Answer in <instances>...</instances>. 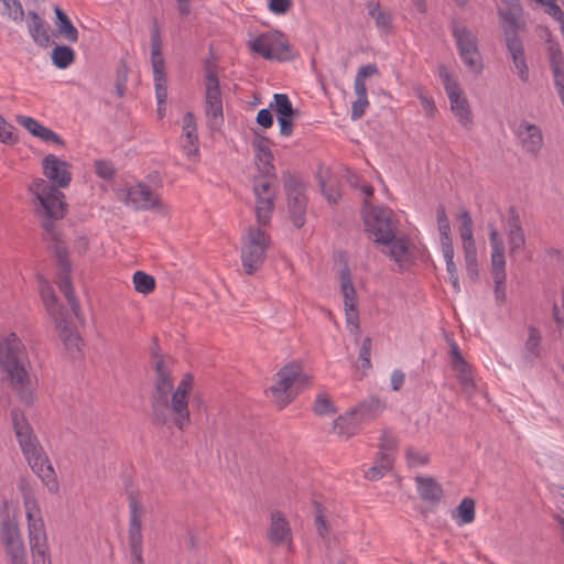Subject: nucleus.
Wrapping results in <instances>:
<instances>
[{
	"instance_id": "7",
	"label": "nucleus",
	"mask_w": 564,
	"mask_h": 564,
	"mask_svg": "<svg viewBox=\"0 0 564 564\" xmlns=\"http://www.w3.org/2000/svg\"><path fill=\"white\" fill-rule=\"evenodd\" d=\"M40 293L47 313L52 316L65 347L69 350H78L80 337L77 332L69 327L64 317V310L58 303L52 288L44 280H40Z\"/></svg>"
},
{
	"instance_id": "55",
	"label": "nucleus",
	"mask_w": 564,
	"mask_h": 564,
	"mask_svg": "<svg viewBox=\"0 0 564 564\" xmlns=\"http://www.w3.org/2000/svg\"><path fill=\"white\" fill-rule=\"evenodd\" d=\"M95 172L99 177L110 180L115 175V167L108 161L97 160L95 162Z\"/></svg>"
},
{
	"instance_id": "62",
	"label": "nucleus",
	"mask_w": 564,
	"mask_h": 564,
	"mask_svg": "<svg viewBox=\"0 0 564 564\" xmlns=\"http://www.w3.org/2000/svg\"><path fill=\"white\" fill-rule=\"evenodd\" d=\"M488 228H489V242H490L491 251L505 250L503 242L499 236V231L497 230V228L492 224H489Z\"/></svg>"
},
{
	"instance_id": "59",
	"label": "nucleus",
	"mask_w": 564,
	"mask_h": 564,
	"mask_svg": "<svg viewBox=\"0 0 564 564\" xmlns=\"http://www.w3.org/2000/svg\"><path fill=\"white\" fill-rule=\"evenodd\" d=\"M252 147L254 155L271 152L269 139L258 133H256L254 139L252 140Z\"/></svg>"
},
{
	"instance_id": "57",
	"label": "nucleus",
	"mask_w": 564,
	"mask_h": 564,
	"mask_svg": "<svg viewBox=\"0 0 564 564\" xmlns=\"http://www.w3.org/2000/svg\"><path fill=\"white\" fill-rule=\"evenodd\" d=\"M369 106L368 97H357L356 100L351 105V119L357 120L360 119L366 111V108Z\"/></svg>"
},
{
	"instance_id": "28",
	"label": "nucleus",
	"mask_w": 564,
	"mask_h": 564,
	"mask_svg": "<svg viewBox=\"0 0 564 564\" xmlns=\"http://www.w3.org/2000/svg\"><path fill=\"white\" fill-rule=\"evenodd\" d=\"M545 51L553 76V83L564 82V54L560 43L549 36Z\"/></svg>"
},
{
	"instance_id": "53",
	"label": "nucleus",
	"mask_w": 564,
	"mask_h": 564,
	"mask_svg": "<svg viewBox=\"0 0 564 564\" xmlns=\"http://www.w3.org/2000/svg\"><path fill=\"white\" fill-rule=\"evenodd\" d=\"M370 355L371 339L369 337H365L359 349L358 359L361 361V368L366 370L371 368Z\"/></svg>"
},
{
	"instance_id": "56",
	"label": "nucleus",
	"mask_w": 564,
	"mask_h": 564,
	"mask_svg": "<svg viewBox=\"0 0 564 564\" xmlns=\"http://www.w3.org/2000/svg\"><path fill=\"white\" fill-rule=\"evenodd\" d=\"M545 8V12L558 22L564 24V14L562 9L556 4L555 0H543L541 3Z\"/></svg>"
},
{
	"instance_id": "10",
	"label": "nucleus",
	"mask_w": 564,
	"mask_h": 564,
	"mask_svg": "<svg viewBox=\"0 0 564 564\" xmlns=\"http://www.w3.org/2000/svg\"><path fill=\"white\" fill-rule=\"evenodd\" d=\"M270 239L261 228L250 226L242 236L241 261L246 273H254L263 263Z\"/></svg>"
},
{
	"instance_id": "12",
	"label": "nucleus",
	"mask_w": 564,
	"mask_h": 564,
	"mask_svg": "<svg viewBox=\"0 0 564 564\" xmlns=\"http://www.w3.org/2000/svg\"><path fill=\"white\" fill-rule=\"evenodd\" d=\"M365 230L375 243L388 242L398 231L393 212L386 207H372L364 215Z\"/></svg>"
},
{
	"instance_id": "58",
	"label": "nucleus",
	"mask_w": 564,
	"mask_h": 564,
	"mask_svg": "<svg viewBox=\"0 0 564 564\" xmlns=\"http://www.w3.org/2000/svg\"><path fill=\"white\" fill-rule=\"evenodd\" d=\"M15 120L20 126H22L24 129H26L32 135H35V133L41 124L34 118L24 116V115L17 116Z\"/></svg>"
},
{
	"instance_id": "25",
	"label": "nucleus",
	"mask_w": 564,
	"mask_h": 564,
	"mask_svg": "<svg viewBox=\"0 0 564 564\" xmlns=\"http://www.w3.org/2000/svg\"><path fill=\"white\" fill-rule=\"evenodd\" d=\"M505 42L507 50L510 54V57L513 62V65L517 69L518 76L522 82H528L529 79V67L527 64L524 47L521 39L517 34L516 31L506 30L505 32Z\"/></svg>"
},
{
	"instance_id": "34",
	"label": "nucleus",
	"mask_w": 564,
	"mask_h": 564,
	"mask_svg": "<svg viewBox=\"0 0 564 564\" xmlns=\"http://www.w3.org/2000/svg\"><path fill=\"white\" fill-rule=\"evenodd\" d=\"M541 333L534 326L528 327V338L522 350V358L527 364H534L541 352Z\"/></svg>"
},
{
	"instance_id": "5",
	"label": "nucleus",
	"mask_w": 564,
	"mask_h": 564,
	"mask_svg": "<svg viewBox=\"0 0 564 564\" xmlns=\"http://www.w3.org/2000/svg\"><path fill=\"white\" fill-rule=\"evenodd\" d=\"M306 381L307 379L302 373L301 366L296 362H291L275 373V383L267 391L268 397L279 408H284L297 394L299 390L304 387Z\"/></svg>"
},
{
	"instance_id": "35",
	"label": "nucleus",
	"mask_w": 564,
	"mask_h": 564,
	"mask_svg": "<svg viewBox=\"0 0 564 564\" xmlns=\"http://www.w3.org/2000/svg\"><path fill=\"white\" fill-rule=\"evenodd\" d=\"M361 422L356 416L354 411L349 409L344 414L339 415L334 422V430L341 435L347 437L357 433Z\"/></svg>"
},
{
	"instance_id": "40",
	"label": "nucleus",
	"mask_w": 564,
	"mask_h": 564,
	"mask_svg": "<svg viewBox=\"0 0 564 564\" xmlns=\"http://www.w3.org/2000/svg\"><path fill=\"white\" fill-rule=\"evenodd\" d=\"M453 518L458 525L471 523L475 520V501L470 498H464L456 507Z\"/></svg>"
},
{
	"instance_id": "24",
	"label": "nucleus",
	"mask_w": 564,
	"mask_h": 564,
	"mask_svg": "<svg viewBox=\"0 0 564 564\" xmlns=\"http://www.w3.org/2000/svg\"><path fill=\"white\" fill-rule=\"evenodd\" d=\"M267 538L271 544L275 546L285 545L291 550L293 542L292 531L289 521L282 512L274 511L271 513Z\"/></svg>"
},
{
	"instance_id": "43",
	"label": "nucleus",
	"mask_w": 564,
	"mask_h": 564,
	"mask_svg": "<svg viewBox=\"0 0 564 564\" xmlns=\"http://www.w3.org/2000/svg\"><path fill=\"white\" fill-rule=\"evenodd\" d=\"M132 283H133L134 290L142 294H148V293L152 292L155 288L154 278L143 271H135L133 273Z\"/></svg>"
},
{
	"instance_id": "52",
	"label": "nucleus",
	"mask_w": 564,
	"mask_h": 564,
	"mask_svg": "<svg viewBox=\"0 0 564 564\" xmlns=\"http://www.w3.org/2000/svg\"><path fill=\"white\" fill-rule=\"evenodd\" d=\"M34 137L41 139L42 141H45V142H51V143H55L58 145L64 144V141L56 132H54L52 129L43 126L42 123L40 124Z\"/></svg>"
},
{
	"instance_id": "19",
	"label": "nucleus",
	"mask_w": 564,
	"mask_h": 564,
	"mask_svg": "<svg viewBox=\"0 0 564 564\" xmlns=\"http://www.w3.org/2000/svg\"><path fill=\"white\" fill-rule=\"evenodd\" d=\"M285 192L291 220L295 227L300 228L305 223L307 204L304 183L297 177L288 176L285 178Z\"/></svg>"
},
{
	"instance_id": "15",
	"label": "nucleus",
	"mask_w": 564,
	"mask_h": 564,
	"mask_svg": "<svg viewBox=\"0 0 564 564\" xmlns=\"http://www.w3.org/2000/svg\"><path fill=\"white\" fill-rule=\"evenodd\" d=\"M129 528L128 546L131 556V564H144L143 560V534L142 517L143 507L135 496L129 495Z\"/></svg>"
},
{
	"instance_id": "9",
	"label": "nucleus",
	"mask_w": 564,
	"mask_h": 564,
	"mask_svg": "<svg viewBox=\"0 0 564 564\" xmlns=\"http://www.w3.org/2000/svg\"><path fill=\"white\" fill-rule=\"evenodd\" d=\"M0 544L10 564H29L28 549L14 517L7 516L0 521Z\"/></svg>"
},
{
	"instance_id": "61",
	"label": "nucleus",
	"mask_w": 564,
	"mask_h": 564,
	"mask_svg": "<svg viewBox=\"0 0 564 564\" xmlns=\"http://www.w3.org/2000/svg\"><path fill=\"white\" fill-rule=\"evenodd\" d=\"M446 263V271L448 276L458 275L456 264L454 262V248L442 250Z\"/></svg>"
},
{
	"instance_id": "49",
	"label": "nucleus",
	"mask_w": 564,
	"mask_h": 564,
	"mask_svg": "<svg viewBox=\"0 0 564 564\" xmlns=\"http://www.w3.org/2000/svg\"><path fill=\"white\" fill-rule=\"evenodd\" d=\"M414 93L421 102L425 116L433 117L436 111L434 99L431 96L425 95L421 86H416L414 88Z\"/></svg>"
},
{
	"instance_id": "27",
	"label": "nucleus",
	"mask_w": 564,
	"mask_h": 564,
	"mask_svg": "<svg viewBox=\"0 0 564 564\" xmlns=\"http://www.w3.org/2000/svg\"><path fill=\"white\" fill-rule=\"evenodd\" d=\"M449 358L451 366L456 372V378L462 386L463 390L469 392L474 389V381L471 377L470 367L460 354L459 347L453 339L449 340Z\"/></svg>"
},
{
	"instance_id": "39",
	"label": "nucleus",
	"mask_w": 564,
	"mask_h": 564,
	"mask_svg": "<svg viewBox=\"0 0 564 564\" xmlns=\"http://www.w3.org/2000/svg\"><path fill=\"white\" fill-rule=\"evenodd\" d=\"M368 15L375 20L376 26L382 32H389L391 30V14L383 11L379 2L369 1L367 3Z\"/></svg>"
},
{
	"instance_id": "26",
	"label": "nucleus",
	"mask_w": 564,
	"mask_h": 564,
	"mask_svg": "<svg viewBox=\"0 0 564 564\" xmlns=\"http://www.w3.org/2000/svg\"><path fill=\"white\" fill-rule=\"evenodd\" d=\"M517 137L524 152L536 156L543 147V134L540 127L521 121L517 128Z\"/></svg>"
},
{
	"instance_id": "30",
	"label": "nucleus",
	"mask_w": 564,
	"mask_h": 564,
	"mask_svg": "<svg viewBox=\"0 0 564 564\" xmlns=\"http://www.w3.org/2000/svg\"><path fill=\"white\" fill-rule=\"evenodd\" d=\"M415 482L419 496L422 500L432 505H437L441 501L443 488L433 477L416 476Z\"/></svg>"
},
{
	"instance_id": "41",
	"label": "nucleus",
	"mask_w": 564,
	"mask_h": 564,
	"mask_svg": "<svg viewBox=\"0 0 564 564\" xmlns=\"http://www.w3.org/2000/svg\"><path fill=\"white\" fill-rule=\"evenodd\" d=\"M74 59L75 52L70 46L57 45L52 51V62L57 68H67Z\"/></svg>"
},
{
	"instance_id": "63",
	"label": "nucleus",
	"mask_w": 564,
	"mask_h": 564,
	"mask_svg": "<svg viewBox=\"0 0 564 564\" xmlns=\"http://www.w3.org/2000/svg\"><path fill=\"white\" fill-rule=\"evenodd\" d=\"M256 121L261 127L268 129L273 126V117L268 108H262L258 111Z\"/></svg>"
},
{
	"instance_id": "38",
	"label": "nucleus",
	"mask_w": 564,
	"mask_h": 564,
	"mask_svg": "<svg viewBox=\"0 0 564 564\" xmlns=\"http://www.w3.org/2000/svg\"><path fill=\"white\" fill-rule=\"evenodd\" d=\"M54 12L57 19V30L62 36L68 42L75 43L78 40V31L73 25L67 14L58 7H54Z\"/></svg>"
},
{
	"instance_id": "23",
	"label": "nucleus",
	"mask_w": 564,
	"mask_h": 564,
	"mask_svg": "<svg viewBox=\"0 0 564 564\" xmlns=\"http://www.w3.org/2000/svg\"><path fill=\"white\" fill-rule=\"evenodd\" d=\"M56 257L58 261V275H57V284L61 290V292L66 297L72 312L74 315L79 318V303L76 300L70 279H69V272H70V263L67 260L66 251L64 248L56 247Z\"/></svg>"
},
{
	"instance_id": "3",
	"label": "nucleus",
	"mask_w": 564,
	"mask_h": 564,
	"mask_svg": "<svg viewBox=\"0 0 564 564\" xmlns=\"http://www.w3.org/2000/svg\"><path fill=\"white\" fill-rule=\"evenodd\" d=\"M0 371L20 401L32 405L35 401L36 379L31 373L26 347L15 333L0 335Z\"/></svg>"
},
{
	"instance_id": "11",
	"label": "nucleus",
	"mask_w": 564,
	"mask_h": 564,
	"mask_svg": "<svg viewBox=\"0 0 564 564\" xmlns=\"http://www.w3.org/2000/svg\"><path fill=\"white\" fill-rule=\"evenodd\" d=\"M452 33L462 62L470 73L479 75L484 69V62L476 34L459 23L453 24Z\"/></svg>"
},
{
	"instance_id": "36",
	"label": "nucleus",
	"mask_w": 564,
	"mask_h": 564,
	"mask_svg": "<svg viewBox=\"0 0 564 564\" xmlns=\"http://www.w3.org/2000/svg\"><path fill=\"white\" fill-rule=\"evenodd\" d=\"M462 248L467 274L471 280H476L478 276V259L475 239L462 241Z\"/></svg>"
},
{
	"instance_id": "17",
	"label": "nucleus",
	"mask_w": 564,
	"mask_h": 564,
	"mask_svg": "<svg viewBox=\"0 0 564 564\" xmlns=\"http://www.w3.org/2000/svg\"><path fill=\"white\" fill-rule=\"evenodd\" d=\"M205 112L210 129H219L224 122L223 99L217 75L208 70L205 76Z\"/></svg>"
},
{
	"instance_id": "21",
	"label": "nucleus",
	"mask_w": 564,
	"mask_h": 564,
	"mask_svg": "<svg viewBox=\"0 0 564 564\" xmlns=\"http://www.w3.org/2000/svg\"><path fill=\"white\" fill-rule=\"evenodd\" d=\"M120 197L126 205L138 210H149L161 204L159 194L144 183H137L120 189Z\"/></svg>"
},
{
	"instance_id": "64",
	"label": "nucleus",
	"mask_w": 564,
	"mask_h": 564,
	"mask_svg": "<svg viewBox=\"0 0 564 564\" xmlns=\"http://www.w3.org/2000/svg\"><path fill=\"white\" fill-rule=\"evenodd\" d=\"M13 127L0 116V141L9 143L13 141Z\"/></svg>"
},
{
	"instance_id": "32",
	"label": "nucleus",
	"mask_w": 564,
	"mask_h": 564,
	"mask_svg": "<svg viewBox=\"0 0 564 564\" xmlns=\"http://www.w3.org/2000/svg\"><path fill=\"white\" fill-rule=\"evenodd\" d=\"M28 30L32 40L42 47H47L51 43V36L43 19L35 12L28 13Z\"/></svg>"
},
{
	"instance_id": "14",
	"label": "nucleus",
	"mask_w": 564,
	"mask_h": 564,
	"mask_svg": "<svg viewBox=\"0 0 564 564\" xmlns=\"http://www.w3.org/2000/svg\"><path fill=\"white\" fill-rule=\"evenodd\" d=\"M248 47L265 59L290 61L294 53L291 45L278 33H261L248 40Z\"/></svg>"
},
{
	"instance_id": "46",
	"label": "nucleus",
	"mask_w": 564,
	"mask_h": 564,
	"mask_svg": "<svg viewBox=\"0 0 564 564\" xmlns=\"http://www.w3.org/2000/svg\"><path fill=\"white\" fill-rule=\"evenodd\" d=\"M459 219V236L460 240H471L474 239L473 232V219L470 217L469 212L466 208H463L458 215Z\"/></svg>"
},
{
	"instance_id": "51",
	"label": "nucleus",
	"mask_w": 564,
	"mask_h": 564,
	"mask_svg": "<svg viewBox=\"0 0 564 564\" xmlns=\"http://www.w3.org/2000/svg\"><path fill=\"white\" fill-rule=\"evenodd\" d=\"M313 410L318 415H326L335 411L332 401L325 393L317 394Z\"/></svg>"
},
{
	"instance_id": "54",
	"label": "nucleus",
	"mask_w": 564,
	"mask_h": 564,
	"mask_svg": "<svg viewBox=\"0 0 564 564\" xmlns=\"http://www.w3.org/2000/svg\"><path fill=\"white\" fill-rule=\"evenodd\" d=\"M440 232V245L441 250L454 248L453 239L451 236V225L449 223L437 225Z\"/></svg>"
},
{
	"instance_id": "20",
	"label": "nucleus",
	"mask_w": 564,
	"mask_h": 564,
	"mask_svg": "<svg viewBox=\"0 0 564 564\" xmlns=\"http://www.w3.org/2000/svg\"><path fill=\"white\" fill-rule=\"evenodd\" d=\"M340 291L344 296V310L347 327L351 333H359V312L357 308L358 297L352 283L349 268L345 265L340 273Z\"/></svg>"
},
{
	"instance_id": "29",
	"label": "nucleus",
	"mask_w": 564,
	"mask_h": 564,
	"mask_svg": "<svg viewBox=\"0 0 564 564\" xmlns=\"http://www.w3.org/2000/svg\"><path fill=\"white\" fill-rule=\"evenodd\" d=\"M182 147L188 158L198 153L197 127L192 112H186L183 117Z\"/></svg>"
},
{
	"instance_id": "45",
	"label": "nucleus",
	"mask_w": 564,
	"mask_h": 564,
	"mask_svg": "<svg viewBox=\"0 0 564 564\" xmlns=\"http://www.w3.org/2000/svg\"><path fill=\"white\" fill-rule=\"evenodd\" d=\"M4 7L2 14H6L14 22H22L24 19V10L20 0H1Z\"/></svg>"
},
{
	"instance_id": "37",
	"label": "nucleus",
	"mask_w": 564,
	"mask_h": 564,
	"mask_svg": "<svg viewBox=\"0 0 564 564\" xmlns=\"http://www.w3.org/2000/svg\"><path fill=\"white\" fill-rule=\"evenodd\" d=\"M393 458H389V455H378L375 464L365 470L364 476L370 481H377L381 479L388 471L392 469Z\"/></svg>"
},
{
	"instance_id": "42",
	"label": "nucleus",
	"mask_w": 564,
	"mask_h": 564,
	"mask_svg": "<svg viewBox=\"0 0 564 564\" xmlns=\"http://www.w3.org/2000/svg\"><path fill=\"white\" fill-rule=\"evenodd\" d=\"M269 107L274 109L278 118L293 117L296 112V110L293 109L292 102L286 94H274L273 100L270 102Z\"/></svg>"
},
{
	"instance_id": "33",
	"label": "nucleus",
	"mask_w": 564,
	"mask_h": 564,
	"mask_svg": "<svg viewBox=\"0 0 564 564\" xmlns=\"http://www.w3.org/2000/svg\"><path fill=\"white\" fill-rule=\"evenodd\" d=\"M11 420L19 445L36 437L32 426L25 417V414L21 410L13 409L11 411Z\"/></svg>"
},
{
	"instance_id": "13",
	"label": "nucleus",
	"mask_w": 564,
	"mask_h": 564,
	"mask_svg": "<svg viewBox=\"0 0 564 564\" xmlns=\"http://www.w3.org/2000/svg\"><path fill=\"white\" fill-rule=\"evenodd\" d=\"M438 76L448 97L453 115L464 128L469 129L473 123V116L469 102L459 84L443 65L438 67Z\"/></svg>"
},
{
	"instance_id": "16",
	"label": "nucleus",
	"mask_w": 564,
	"mask_h": 564,
	"mask_svg": "<svg viewBox=\"0 0 564 564\" xmlns=\"http://www.w3.org/2000/svg\"><path fill=\"white\" fill-rule=\"evenodd\" d=\"M151 65L153 70V82L155 87V97L159 105L165 102L167 98V86L165 75V62L162 55L161 32L156 25L151 30Z\"/></svg>"
},
{
	"instance_id": "60",
	"label": "nucleus",
	"mask_w": 564,
	"mask_h": 564,
	"mask_svg": "<svg viewBox=\"0 0 564 564\" xmlns=\"http://www.w3.org/2000/svg\"><path fill=\"white\" fill-rule=\"evenodd\" d=\"M292 6L291 0H269V10L275 14L286 13Z\"/></svg>"
},
{
	"instance_id": "4",
	"label": "nucleus",
	"mask_w": 564,
	"mask_h": 564,
	"mask_svg": "<svg viewBox=\"0 0 564 564\" xmlns=\"http://www.w3.org/2000/svg\"><path fill=\"white\" fill-rule=\"evenodd\" d=\"M32 564H52L44 519L39 502L25 485H21Z\"/></svg>"
},
{
	"instance_id": "48",
	"label": "nucleus",
	"mask_w": 564,
	"mask_h": 564,
	"mask_svg": "<svg viewBox=\"0 0 564 564\" xmlns=\"http://www.w3.org/2000/svg\"><path fill=\"white\" fill-rule=\"evenodd\" d=\"M273 155L272 152L262 154H256V162L259 171L263 176H273L274 166L272 164Z\"/></svg>"
},
{
	"instance_id": "22",
	"label": "nucleus",
	"mask_w": 564,
	"mask_h": 564,
	"mask_svg": "<svg viewBox=\"0 0 564 564\" xmlns=\"http://www.w3.org/2000/svg\"><path fill=\"white\" fill-rule=\"evenodd\" d=\"M383 248L382 253L389 257L400 269V271L408 270L415 262V257L410 247V239L402 235H393V238L388 242L381 243Z\"/></svg>"
},
{
	"instance_id": "44",
	"label": "nucleus",
	"mask_w": 564,
	"mask_h": 564,
	"mask_svg": "<svg viewBox=\"0 0 564 564\" xmlns=\"http://www.w3.org/2000/svg\"><path fill=\"white\" fill-rule=\"evenodd\" d=\"M490 263H491L492 278H497L500 281L502 279H507L506 269H505V267H506L505 250L491 251Z\"/></svg>"
},
{
	"instance_id": "1",
	"label": "nucleus",
	"mask_w": 564,
	"mask_h": 564,
	"mask_svg": "<svg viewBox=\"0 0 564 564\" xmlns=\"http://www.w3.org/2000/svg\"><path fill=\"white\" fill-rule=\"evenodd\" d=\"M155 389L151 398L153 420L158 424L172 420L183 431L191 423L188 402L194 378L186 373L175 387L172 370L163 359L155 362Z\"/></svg>"
},
{
	"instance_id": "2",
	"label": "nucleus",
	"mask_w": 564,
	"mask_h": 564,
	"mask_svg": "<svg viewBox=\"0 0 564 564\" xmlns=\"http://www.w3.org/2000/svg\"><path fill=\"white\" fill-rule=\"evenodd\" d=\"M43 173L47 180L36 178L30 184V192L40 203L39 213L48 219L43 221L46 231L53 229L52 219H61L66 213V202L64 194L58 187H67L72 175L68 171V163L58 159L54 154L46 155L42 161Z\"/></svg>"
},
{
	"instance_id": "50",
	"label": "nucleus",
	"mask_w": 564,
	"mask_h": 564,
	"mask_svg": "<svg viewBox=\"0 0 564 564\" xmlns=\"http://www.w3.org/2000/svg\"><path fill=\"white\" fill-rule=\"evenodd\" d=\"M524 232L521 227L519 215L514 208H510L508 217V238L523 237Z\"/></svg>"
},
{
	"instance_id": "18",
	"label": "nucleus",
	"mask_w": 564,
	"mask_h": 564,
	"mask_svg": "<svg viewBox=\"0 0 564 564\" xmlns=\"http://www.w3.org/2000/svg\"><path fill=\"white\" fill-rule=\"evenodd\" d=\"M253 193L256 196L257 221L259 225L265 226L271 220L276 191L272 182L262 176L254 178Z\"/></svg>"
},
{
	"instance_id": "31",
	"label": "nucleus",
	"mask_w": 564,
	"mask_h": 564,
	"mask_svg": "<svg viewBox=\"0 0 564 564\" xmlns=\"http://www.w3.org/2000/svg\"><path fill=\"white\" fill-rule=\"evenodd\" d=\"M351 410L359 421L365 423L378 417L386 410V403L377 397H369Z\"/></svg>"
},
{
	"instance_id": "47",
	"label": "nucleus",
	"mask_w": 564,
	"mask_h": 564,
	"mask_svg": "<svg viewBox=\"0 0 564 564\" xmlns=\"http://www.w3.org/2000/svg\"><path fill=\"white\" fill-rule=\"evenodd\" d=\"M397 448V438L388 433L383 432L380 438L379 452L378 455L383 456L386 454L389 455V458L394 459V451Z\"/></svg>"
},
{
	"instance_id": "6",
	"label": "nucleus",
	"mask_w": 564,
	"mask_h": 564,
	"mask_svg": "<svg viewBox=\"0 0 564 564\" xmlns=\"http://www.w3.org/2000/svg\"><path fill=\"white\" fill-rule=\"evenodd\" d=\"M32 471L52 494L59 489L56 473L37 436L19 445Z\"/></svg>"
},
{
	"instance_id": "8",
	"label": "nucleus",
	"mask_w": 564,
	"mask_h": 564,
	"mask_svg": "<svg viewBox=\"0 0 564 564\" xmlns=\"http://www.w3.org/2000/svg\"><path fill=\"white\" fill-rule=\"evenodd\" d=\"M40 293L47 313L52 316L65 347L69 350H78L80 337L77 332L69 327L64 317V310L58 303L52 288L44 280H40Z\"/></svg>"
}]
</instances>
